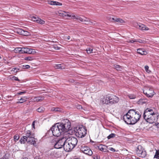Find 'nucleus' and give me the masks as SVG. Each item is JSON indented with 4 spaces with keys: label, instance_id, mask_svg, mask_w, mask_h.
<instances>
[{
    "label": "nucleus",
    "instance_id": "40",
    "mask_svg": "<svg viewBox=\"0 0 159 159\" xmlns=\"http://www.w3.org/2000/svg\"><path fill=\"white\" fill-rule=\"evenodd\" d=\"M159 157V153L158 151H156L155 154L154 156V158H157V159H158Z\"/></svg>",
    "mask_w": 159,
    "mask_h": 159
},
{
    "label": "nucleus",
    "instance_id": "59",
    "mask_svg": "<svg viewBox=\"0 0 159 159\" xmlns=\"http://www.w3.org/2000/svg\"><path fill=\"white\" fill-rule=\"evenodd\" d=\"M23 159H28V158L26 157H24Z\"/></svg>",
    "mask_w": 159,
    "mask_h": 159
},
{
    "label": "nucleus",
    "instance_id": "18",
    "mask_svg": "<svg viewBox=\"0 0 159 159\" xmlns=\"http://www.w3.org/2000/svg\"><path fill=\"white\" fill-rule=\"evenodd\" d=\"M136 27L142 30H149L148 28L145 25L142 24H137Z\"/></svg>",
    "mask_w": 159,
    "mask_h": 159
},
{
    "label": "nucleus",
    "instance_id": "31",
    "mask_svg": "<svg viewBox=\"0 0 159 159\" xmlns=\"http://www.w3.org/2000/svg\"><path fill=\"white\" fill-rule=\"evenodd\" d=\"M34 59V57H26L24 58L25 60L28 61H31L33 60Z\"/></svg>",
    "mask_w": 159,
    "mask_h": 159
},
{
    "label": "nucleus",
    "instance_id": "53",
    "mask_svg": "<svg viewBox=\"0 0 159 159\" xmlns=\"http://www.w3.org/2000/svg\"><path fill=\"white\" fill-rule=\"evenodd\" d=\"M77 109H80L82 108V107L81 105H78L77 106Z\"/></svg>",
    "mask_w": 159,
    "mask_h": 159
},
{
    "label": "nucleus",
    "instance_id": "13",
    "mask_svg": "<svg viewBox=\"0 0 159 159\" xmlns=\"http://www.w3.org/2000/svg\"><path fill=\"white\" fill-rule=\"evenodd\" d=\"M110 104H113L117 103L119 101V98L115 95H109Z\"/></svg>",
    "mask_w": 159,
    "mask_h": 159
},
{
    "label": "nucleus",
    "instance_id": "9",
    "mask_svg": "<svg viewBox=\"0 0 159 159\" xmlns=\"http://www.w3.org/2000/svg\"><path fill=\"white\" fill-rule=\"evenodd\" d=\"M158 113L157 112L154 108H147L145 111L143 113V117H149L150 115H152L155 113Z\"/></svg>",
    "mask_w": 159,
    "mask_h": 159
},
{
    "label": "nucleus",
    "instance_id": "28",
    "mask_svg": "<svg viewBox=\"0 0 159 159\" xmlns=\"http://www.w3.org/2000/svg\"><path fill=\"white\" fill-rule=\"evenodd\" d=\"M21 48H16L14 49V51L16 53H21Z\"/></svg>",
    "mask_w": 159,
    "mask_h": 159
},
{
    "label": "nucleus",
    "instance_id": "34",
    "mask_svg": "<svg viewBox=\"0 0 159 159\" xmlns=\"http://www.w3.org/2000/svg\"><path fill=\"white\" fill-rule=\"evenodd\" d=\"M68 12H65L64 11V13H63V14H62V15L61 16L63 17H65L66 16H67L68 17H71V16L68 14Z\"/></svg>",
    "mask_w": 159,
    "mask_h": 159
},
{
    "label": "nucleus",
    "instance_id": "41",
    "mask_svg": "<svg viewBox=\"0 0 159 159\" xmlns=\"http://www.w3.org/2000/svg\"><path fill=\"white\" fill-rule=\"evenodd\" d=\"M19 139V136L18 135H15L14 137V140L15 142H16Z\"/></svg>",
    "mask_w": 159,
    "mask_h": 159
},
{
    "label": "nucleus",
    "instance_id": "27",
    "mask_svg": "<svg viewBox=\"0 0 159 159\" xmlns=\"http://www.w3.org/2000/svg\"><path fill=\"white\" fill-rule=\"evenodd\" d=\"M28 50V48H21V53H27Z\"/></svg>",
    "mask_w": 159,
    "mask_h": 159
},
{
    "label": "nucleus",
    "instance_id": "62",
    "mask_svg": "<svg viewBox=\"0 0 159 159\" xmlns=\"http://www.w3.org/2000/svg\"><path fill=\"white\" fill-rule=\"evenodd\" d=\"M136 159H140L139 158H137Z\"/></svg>",
    "mask_w": 159,
    "mask_h": 159
},
{
    "label": "nucleus",
    "instance_id": "3",
    "mask_svg": "<svg viewBox=\"0 0 159 159\" xmlns=\"http://www.w3.org/2000/svg\"><path fill=\"white\" fill-rule=\"evenodd\" d=\"M26 135L27 136V143L29 144H33L35 146L36 145V143L34 138V134L33 133L31 132L30 131L28 130L26 131Z\"/></svg>",
    "mask_w": 159,
    "mask_h": 159
},
{
    "label": "nucleus",
    "instance_id": "32",
    "mask_svg": "<svg viewBox=\"0 0 159 159\" xmlns=\"http://www.w3.org/2000/svg\"><path fill=\"white\" fill-rule=\"evenodd\" d=\"M55 67L56 69H64V67H63L61 64H57L56 65V66H55Z\"/></svg>",
    "mask_w": 159,
    "mask_h": 159
},
{
    "label": "nucleus",
    "instance_id": "37",
    "mask_svg": "<svg viewBox=\"0 0 159 159\" xmlns=\"http://www.w3.org/2000/svg\"><path fill=\"white\" fill-rule=\"evenodd\" d=\"M86 51L88 54H89L92 52L93 49L90 48H87L86 49Z\"/></svg>",
    "mask_w": 159,
    "mask_h": 159
},
{
    "label": "nucleus",
    "instance_id": "22",
    "mask_svg": "<svg viewBox=\"0 0 159 159\" xmlns=\"http://www.w3.org/2000/svg\"><path fill=\"white\" fill-rule=\"evenodd\" d=\"M27 139V136H24L21 138L20 140V142L21 143L23 144L25 143L26 141L27 142V139Z\"/></svg>",
    "mask_w": 159,
    "mask_h": 159
},
{
    "label": "nucleus",
    "instance_id": "5",
    "mask_svg": "<svg viewBox=\"0 0 159 159\" xmlns=\"http://www.w3.org/2000/svg\"><path fill=\"white\" fill-rule=\"evenodd\" d=\"M75 131V135L79 138L83 137L86 134V129L84 127H79Z\"/></svg>",
    "mask_w": 159,
    "mask_h": 159
},
{
    "label": "nucleus",
    "instance_id": "15",
    "mask_svg": "<svg viewBox=\"0 0 159 159\" xmlns=\"http://www.w3.org/2000/svg\"><path fill=\"white\" fill-rule=\"evenodd\" d=\"M16 32L20 34L25 36H29L30 35V32L21 28L17 29Z\"/></svg>",
    "mask_w": 159,
    "mask_h": 159
},
{
    "label": "nucleus",
    "instance_id": "60",
    "mask_svg": "<svg viewBox=\"0 0 159 159\" xmlns=\"http://www.w3.org/2000/svg\"><path fill=\"white\" fill-rule=\"evenodd\" d=\"M15 70V68H13L12 69V70H13V71H14Z\"/></svg>",
    "mask_w": 159,
    "mask_h": 159
},
{
    "label": "nucleus",
    "instance_id": "21",
    "mask_svg": "<svg viewBox=\"0 0 159 159\" xmlns=\"http://www.w3.org/2000/svg\"><path fill=\"white\" fill-rule=\"evenodd\" d=\"M148 102V100L146 99H141L137 102L139 105H143Z\"/></svg>",
    "mask_w": 159,
    "mask_h": 159
},
{
    "label": "nucleus",
    "instance_id": "45",
    "mask_svg": "<svg viewBox=\"0 0 159 159\" xmlns=\"http://www.w3.org/2000/svg\"><path fill=\"white\" fill-rule=\"evenodd\" d=\"M93 159H99V157L97 154H96L93 156Z\"/></svg>",
    "mask_w": 159,
    "mask_h": 159
},
{
    "label": "nucleus",
    "instance_id": "19",
    "mask_svg": "<svg viewBox=\"0 0 159 159\" xmlns=\"http://www.w3.org/2000/svg\"><path fill=\"white\" fill-rule=\"evenodd\" d=\"M137 52L141 55H145L147 52L145 50L142 48H139L137 50Z\"/></svg>",
    "mask_w": 159,
    "mask_h": 159
},
{
    "label": "nucleus",
    "instance_id": "14",
    "mask_svg": "<svg viewBox=\"0 0 159 159\" xmlns=\"http://www.w3.org/2000/svg\"><path fill=\"white\" fill-rule=\"evenodd\" d=\"M71 145L70 142L66 139L64 144V150L66 152L71 151L73 148Z\"/></svg>",
    "mask_w": 159,
    "mask_h": 159
},
{
    "label": "nucleus",
    "instance_id": "42",
    "mask_svg": "<svg viewBox=\"0 0 159 159\" xmlns=\"http://www.w3.org/2000/svg\"><path fill=\"white\" fill-rule=\"evenodd\" d=\"M149 67L147 66H145V69L146 72H147L148 73H149L150 72V70H148Z\"/></svg>",
    "mask_w": 159,
    "mask_h": 159
},
{
    "label": "nucleus",
    "instance_id": "50",
    "mask_svg": "<svg viewBox=\"0 0 159 159\" xmlns=\"http://www.w3.org/2000/svg\"><path fill=\"white\" fill-rule=\"evenodd\" d=\"M109 149L113 152H115L116 151L115 150L112 148H109Z\"/></svg>",
    "mask_w": 159,
    "mask_h": 159
},
{
    "label": "nucleus",
    "instance_id": "49",
    "mask_svg": "<svg viewBox=\"0 0 159 159\" xmlns=\"http://www.w3.org/2000/svg\"><path fill=\"white\" fill-rule=\"evenodd\" d=\"M55 50H58L60 49V48L58 47L57 46L55 45L53 46Z\"/></svg>",
    "mask_w": 159,
    "mask_h": 159
},
{
    "label": "nucleus",
    "instance_id": "56",
    "mask_svg": "<svg viewBox=\"0 0 159 159\" xmlns=\"http://www.w3.org/2000/svg\"><path fill=\"white\" fill-rule=\"evenodd\" d=\"M55 107H53L51 109V111H55Z\"/></svg>",
    "mask_w": 159,
    "mask_h": 159
},
{
    "label": "nucleus",
    "instance_id": "51",
    "mask_svg": "<svg viewBox=\"0 0 159 159\" xmlns=\"http://www.w3.org/2000/svg\"><path fill=\"white\" fill-rule=\"evenodd\" d=\"M59 15L61 16L63 14V13H64V11H60L59 12Z\"/></svg>",
    "mask_w": 159,
    "mask_h": 159
},
{
    "label": "nucleus",
    "instance_id": "35",
    "mask_svg": "<svg viewBox=\"0 0 159 159\" xmlns=\"http://www.w3.org/2000/svg\"><path fill=\"white\" fill-rule=\"evenodd\" d=\"M52 5L61 6L62 4L61 3L59 2L56 1H53Z\"/></svg>",
    "mask_w": 159,
    "mask_h": 159
},
{
    "label": "nucleus",
    "instance_id": "43",
    "mask_svg": "<svg viewBox=\"0 0 159 159\" xmlns=\"http://www.w3.org/2000/svg\"><path fill=\"white\" fill-rule=\"evenodd\" d=\"M55 111L56 112H62V111L61 109L58 107L55 108Z\"/></svg>",
    "mask_w": 159,
    "mask_h": 159
},
{
    "label": "nucleus",
    "instance_id": "1",
    "mask_svg": "<svg viewBox=\"0 0 159 159\" xmlns=\"http://www.w3.org/2000/svg\"><path fill=\"white\" fill-rule=\"evenodd\" d=\"M70 123L68 119H66L61 123H57L53 125L51 128L53 135L55 136H60L62 132H65V134L67 133L68 130L70 129Z\"/></svg>",
    "mask_w": 159,
    "mask_h": 159
},
{
    "label": "nucleus",
    "instance_id": "30",
    "mask_svg": "<svg viewBox=\"0 0 159 159\" xmlns=\"http://www.w3.org/2000/svg\"><path fill=\"white\" fill-rule=\"evenodd\" d=\"M45 110V108L42 107H40L37 109V111L39 112H43Z\"/></svg>",
    "mask_w": 159,
    "mask_h": 159
},
{
    "label": "nucleus",
    "instance_id": "4",
    "mask_svg": "<svg viewBox=\"0 0 159 159\" xmlns=\"http://www.w3.org/2000/svg\"><path fill=\"white\" fill-rule=\"evenodd\" d=\"M68 134V133H66L63 135V136L57 140L54 145L55 148L59 149L64 147V144L66 141V135Z\"/></svg>",
    "mask_w": 159,
    "mask_h": 159
},
{
    "label": "nucleus",
    "instance_id": "39",
    "mask_svg": "<svg viewBox=\"0 0 159 159\" xmlns=\"http://www.w3.org/2000/svg\"><path fill=\"white\" fill-rule=\"evenodd\" d=\"M34 52V49L28 48V50L27 52L28 54H33Z\"/></svg>",
    "mask_w": 159,
    "mask_h": 159
},
{
    "label": "nucleus",
    "instance_id": "26",
    "mask_svg": "<svg viewBox=\"0 0 159 159\" xmlns=\"http://www.w3.org/2000/svg\"><path fill=\"white\" fill-rule=\"evenodd\" d=\"M43 99V98L42 97H37L34 98L33 100L34 101L39 102L40 101L42 100Z\"/></svg>",
    "mask_w": 159,
    "mask_h": 159
},
{
    "label": "nucleus",
    "instance_id": "29",
    "mask_svg": "<svg viewBox=\"0 0 159 159\" xmlns=\"http://www.w3.org/2000/svg\"><path fill=\"white\" fill-rule=\"evenodd\" d=\"M115 68L117 70H121L122 69V67L117 65L115 64L114 66Z\"/></svg>",
    "mask_w": 159,
    "mask_h": 159
},
{
    "label": "nucleus",
    "instance_id": "12",
    "mask_svg": "<svg viewBox=\"0 0 159 159\" xmlns=\"http://www.w3.org/2000/svg\"><path fill=\"white\" fill-rule=\"evenodd\" d=\"M80 150L89 156H91L93 154L92 151L90 148L87 146H82Z\"/></svg>",
    "mask_w": 159,
    "mask_h": 159
},
{
    "label": "nucleus",
    "instance_id": "64",
    "mask_svg": "<svg viewBox=\"0 0 159 159\" xmlns=\"http://www.w3.org/2000/svg\"><path fill=\"white\" fill-rule=\"evenodd\" d=\"M131 159L129 158H127V159Z\"/></svg>",
    "mask_w": 159,
    "mask_h": 159
},
{
    "label": "nucleus",
    "instance_id": "2",
    "mask_svg": "<svg viewBox=\"0 0 159 159\" xmlns=\"http://www.w3.org/2000/svg\"><path fill=\"white\" fill-rule=\"evenodd\" d=\"M141 115L136 110L130 109L123 116V119L128 124L133 125L136 123L140 119Z\"/></svg>",
    "mask_w": 159,
    "mask_h": 159
},
{
    "label": "nucleus",
    "instance_id": "6",
    "mask_svg": "<svg viewBox=\"0 0 159 159\" xmlns=\"http://www.w3.org/2000/svg\"><path fill=\"white\" fill-rule=\"evenodd\" d=\"M159 114L158 113H156L152 115H150L149 117L144 118V119L148 122L152 124L156 122L158 119Z\"/></svg>",
    "mask_w": 159,
    "mask_h": 159
},
{
    "label": "nucleus",
    "instance_id": "24",
    "mask_svg": "<svg viewBox=\"0 0 159 159\" xmlns=\"http://www.w3.org/2000/svg\"><path fill=\"white\" fill-rule=\"evenodd\" d=\"M57 152L54 150H52L51 151L50 155L52 158L57 157Z\"/></svg>",
    "mask_w": 159,
    "mask_h": 159
},
{
    "label": "nucleus",
    "instance_id": "33",
    "mask_svg": "<svg viewBox=\"0 0 159 159\" xmlns=\"http://www.w3.org/2000/svg\"><path fill=\"white\" fill-rule=\"evenodd\" d=\"M116 136V134L114 133H111L107 136V138L108 139L115 137Z\"/></svg>",
    "mask_w": 159,
    "mask_h": 159
},
{
    "label": "nucleus",
    "instance_id": "55",
    "mask_svg": "<svg viewBox=\"0 0 159 159\" xmlns=\"http://www.w3.org/2000/svg\"><path fill=\"white\" fill-rule=\"evenodd\" d=\"M34 122H35V121H34L32 124V127L34 128V129L35 128H34V125H35V124H34Z\"/></svg>",
    "mask_w": 159,
    "mask_h": 159
},
{
    "label": "nucleus",
    "instance_id": "36",
    "mask_svg": "<svg viewBox=\"0 0 159 159\" xmlns=\"http://www.w3.org/2000/svg\"><path fill=\"white\" fill-rule=\"evenodd\" d=\"M129 98L130 99H134L135 98L136 96L133 94H129L128 95Z\"/></svg>",
    "mask_w": 159,
    "mask_h": 159
},
{
    "label": "nucleus",
    "instance_id": "58",
    "mask_svg": "<svg viewBox=\"0 0 159 159\" xmlns=\"http://www.w3.org/2000/svg\"><path fill=\"white\" fill-rule=\"evenodd\" d=\"M67 39L69 40L70 39V36H68L67 37Z\"/></svg>",
    "mask_w": 159,
    "mask_h": 159
},
{
    "label": "nucleus",
    "instance_id": "54",
    "mask_svg": "<svg viewBox=\"0 0 159 159\" xmlns=\"http://www.w3.org/2000/svg\"><path fill=\"white\" fill-rule=\"evenodd\" d=\"M53 1H49L48 2V3L51 5H52Z\"/></svg>",
    "mask_w": 159,
    "mask_h": 159
},
{
    "label": "nucleus",
    "instance_id": "17",
    "mask_svg": "<svg viewBox=\"0 0 159 159\" xmlns=\"http://www.w3.org/2000/svg\"><path fill=\"white\" fill-rule=\"evenodd\" d=\"M101 101L103 104H110L109 95H107L102 98Z\"/></svg>",
    "mask_w": 159,
    "mask_h": 159
},
{
    "label": "nucleus",
    "instance_id": "20",
    "mask_svg": "<svg viewBox=\"0 0 159 159\" xmlns=\"http://www.w3.org/2000/svg\"><path fill=\"white\" fill-rule=\"evenodd\" d=\"M27 98L26 97H24L22 98H21L18 100V101L17 102V103H22L24 102H25L27 101Z\"/></svg>",
    "mask_w": 159,
    "mask_h": 159
},
{
    "label": "nucleus",
    "instance_id": "46",
    "mask_svg": "<svg viewBox=\"0 0 159 159\" xmlns=\"http://www.w3.org/2000/svg\"><path fill=\"white\" fill-rule=\"evenodd\" d=\"M26 93V91H23L20 92H19L17 93V94L19 95H21L25 94Z\"/></svg>",
    "mask_w": 159,
    "mask_h": 159
},
{
    "label": "nucleus",
    "instance_id": "63",
    "mask_svg": "<svg viewBox=\"0 0 159 159\" xmlns=\"http://www.w3.org/2000/svg\"><path fill=\"white\" fill-rule=\"evenodd\" d=\"M0 159H3V158H0Z\"/></svg>",
    "mask_w": 159,
    "mask_h": 159
},
{
    "label": "nucleus",
    "instance_id": "8",
    "mask_svg": "<svg viewBox=\"0 0 159 159\" xmlns=\"http://www.w3.org/2000/svg\"><path fill=\"white\" fill-rule=\"evenodd\" d=\"M66 139L70 142L71 145L73 148L77 145L78 142V140L76 138L72 136L69 137V134H68L67 135H66Z\"/></svg>",
    "mask_w": 159,
    "mask_h": 159
},
{
    "label": "nucleus",
    "instance_id": "11",
    "mask_svg": "<svg viewBox=\"0 0 159 159\" xmlns=\"http://www.w3.org/2000/svg\"><path fill=\"white\" fill-rule=\"evenodd\" d=\"M72 18L76 19L78 20L84 22V23L85 24H90L92 23V22L90 21V20L89 18H87L86 17H84L83 18H82L80 17H77L74 15H73L72 16Z\"/></svg>",
    "mask_w": 159,
    "mask_h": 159
},
{
    "label": "nucleus",
    "instance_id": "23",
    "mask_svg": "<svg viewBox=\"0 0 159 159\" xmlns=\"http://www.w3.org/2000/svg\"><path fill=\"white\" fill-rule=\"evenodd\" d=\"M107 147L104 145H101L98 146V148L99 150L101 151L106 152V148Z\"/></svg>",
    "mask_w": 159,
    "mask_h": 159
},
{
    "label": "nucleus",
    "instance_id": "48",
    "mask_svg": "<svg viewBox=\"0 0 159 159\" xmlns=\"http://www.w3.org/2000/svg\"><path fill=\"white\" fill-rule=\"evenodd\" d=\"M23 66L25 69H28L30 68V66L29 65H23Z\"/></svg>",
    "mask_w": 159,
    "mask_h": 159
},
{
    "label": "nucleus",
    "instance_id": "52",
    "mask_svg": "<svg viewBox=\"0 0 159 159\" xmlns=\"http://www.w3.org/2000/svg\"><path fill=\"white\" fill-rule=\"evenodd\" d=\"M59 15L61 16L63 14V13H64V11H60L59 12Z\"/></svg>",
    "mask_w": 159,
    "mask_h": 159
},
{
    "label": "nucleus",
    "instance_id": "7",
    "mask_svg": "<svg viewBox=\"0 0 159 159\" xmlns=\"http://www.w3.org/2000/svg\"><path fill=\"white\" fill-rule=\"evenodd\" d=\"M137 154L139 157L144 158L147 155L146 152L144 148L141 145H139L136 150Z\"/></svg>",
    "mask_w": 159,
    "mask_h": 159
},
{
    "label": "nucleus",
    "instance_id": "38",
    "mask_svg": "<svg viewBox=\"0 0 159 159\" xmlns=\"http://www.w3.org/2000/svg\"><path fill=\"white\" fill-rule=\"evenodd\" d=\"M11 79V80L14 81V80H16V81H20V80L17 78V77H16L14 76H13L11 77L10 78Z\"/></svg>",
    "mask_w": 159,
    "mask_h": 159
},
{
    "label": "nucleus",
    "instance_id": "57",
    "mask_svg": "<svg viewBox=\"0 0 159 159\" xmlns=\"http://www.w3.org/2000/svg\"><path fill=\"white\" fill-rule=\"evenodd\" d=\"M34 159H40V158L38 157L37 156L35 157Z\"/></svg>",
    "mask_w": 159,
    "mask_h": 159
},
{
    "label": "nucleus",
    "instance_id": "61",
    "mask_svg": "<svg viewBox=\"0 0 159 159\" xmlns=\"http://www.w3.org/2000/svg\"><path fill=\"white\" fill-rule=\"evenodd\" d=\"M156 151H158V152H159V149L158 150H157Z\"/></svg>",
    "mask_w": 159,
    "mask_h": 159
},
{
    "label": "nucleus",
    "instance_id": "44",
    "mask_svg": "<svg viewBox=\"0 0 159 159\" xmlns=\"http://www.w3.org/2000/svg\"><path fill=\"white\" fill-rule=\"evenodd\" d=\"M136 39H132L131 40H130L127 41V42L129 43H133L134 42H136Z\"/></svg>",
    "mask_w": 159,
    "mask_h": 159
},
{
    "label": "nucleus",
    "instance_id": "47",
    "mask_svg": "<svg viewBox=\"0 0 159 159\" xmlns=\"http://www.w3.org/2000/svg\"><path fill=\"white\" fill-rule=\"evenodd\" d=\"M136 42H138L140 43H144V41L141 40L140 39L137 40L136 39Z\"/></svg>",
    "mask_w": 159,
    "mask_h": 159
},
{
    "label": "nucleus",
    "instance_id": "25",
    "mask_svg": "<svg viewBox=\"0 0 159 159\" xmlns=\"http://www.w3.org/2000/svg\"><path fill=\"white\" fill-rule=\"evenodd\" d=\"M111 20L118 22L122 23L124 22V21L122 20L119 18H112Z\"/></svg>",
    "mask_w": 159,
    "mask_h": 159
},
{
    "label": "nucleus",
    "instance_id": "10",
    "mask_svg": "<svg viewBox=\"0 0 159 159\" xmlns=\"http://www.w3.org/2000/svg\"><path fill=\"white\" fill-rule=\"evenodd\" d=\"M143 93L148 97H152L154 94V92L153 89L150 87L145 88L143 91Z\"/></svg>",
    "mask_w": 159,
    "mask_h": 159
},
{
    "label": "nucleus",
    "instance_id": "16",
    "mask_svg": "<svg viewBox=\"0 0 159 159\" xmlns=\"http://www.w3.org/2000/svg\"><path fill=\"white\" fill-rule=\"evenodd\" d=\"M32 20L35 22L41 25L45 24V21L41 19L38 17H36L35 16H33L32 17Z\"/></svg>",
    "mask_w": 159,
    "mask_h": 159
}]
</instances>
